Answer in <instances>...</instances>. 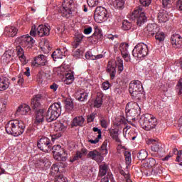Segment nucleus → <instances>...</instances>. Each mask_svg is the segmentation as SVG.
<instances>
[{
	"mask_svg": "<svg viewBox=\"0 0 182 182\" xmlns=\"http://www.w3.org/2000/svg\"><path fill=\"white\" fill-rule=\"evenodd\" d=\"M148 144H151V150L152 151H154L155 153H163V151H164V149H163L161 144L156 139H149Z\"/></svg>",
	"mask_w": 182,
	"mask_h": 182,
	"instance_id": "4468645a",
	"label": "nucleus"
},
{
	"mask_svg": "<svg viewBox=\"0 0 182 182\" xmlns=\"http://www.w3.org/2000/svg\"><path fill=\"white\" fill-rule=\"evenodd\" d=\"M129 92L133 97H136L143 92V85L139 80H133L129 83Z\"/></svg>",
	"mask_w": 182,
	"mask_h": 182,
	"instance_id": "1a4fd4ad",
	"label": "nucleus"
},
{
	"mask_svg": "<svg viewBox=\"0 0 182 182\" xmlns=\"http://www.w3.org/2000/svg\"><path fill=\"white\" fill-rule=\"evenodd\" d=\"M6 132L14 137H18L25 132V124L19 120H11L6 124Z\"/></svg>",
	"mask_w": 182,
	"mask_h": 182,
	"instance_id": "f257e3e1",
	"label": "nucleus"
},
{
	"mask_svg": "<svg viewBox=\"0 0 182 182\" xmlns=\"http://www.w3.org/2000/svg\"><path fill=\"white\" fill-rule=\"evenodd\" d=\"M128 49H129V44L126 43H122L119 45V50L125 62H130V60H132V58H130V53H129V51L127 50Z\"/></svg>",
	"mask_w": 182,
	"mask_h": 182,
	"instance_id": "ddd939ff",
	"label": "nucleus"
},
{
	"mask_svg": "<svg viewBox=\"0 0 182 182\" xmlns=\"http://www.w3.org/2000/svg\"><path fill=\"white\" fill-rule=\"evenodd\" d=\"M93 105L94 107H96L97 109L102 107V105H103V96H97L96 99L94 100Z\"/></svg>",
	"mask_w": 182,
	"mask_h": 182,
	"instance_id": "72a5a7b5",
	"label": "nucleus"
},
{
	"mask_svg": "<svg viewBox=\"0 0 182 182\" xmlns=\"http://www.w3.org/2000/svg\"><path fill=\"white\" fill-rule=\"evenodd\" d=\"M144 167H153L154 166H156V159L153 158H149L146 161H144L143 162Z\"/></svg>",
	"mask_w": 182,
	"mask_h": 182,
	"instance_id": "f704fd0d",
	"label": "nucleus"
},
{
	"mask_svg": "<svg viewBox=\"0 0 182 182\" xmlns=\"http://www.w3.org/2000/svg\"><path fill=\"white\" fill-rule=\"evenodd\" d=\"M176 91L178 95H182V79H180L177 83Z\"/></svg>",
	"mask_w": 182,
	"mask_h": 182,
	"instance_id": "864d4df0",
	"label": "nucleus"
},
{
	"mask_svg": "<svg viewBox=\"0 0 182 182\" xmlns=\"http://www.w3.org/2000/svg\"><path fill=\"white\" fill-rule=\"evenodd\" d=\"M171 41L174 48H182V38L180 34H173L171 37Z\"/></svg>",
	"mask_w": 182,
	"mask_h": 182,
	"instance_id": "a211bd4d",
	"label": "nucleus"
},
{
	"mask_svg": "<svg viewBox=\"0 0 182 182\" xmlns=\"http://www.w3.org/2000/svg\"><path fill=\"white\" fill-rule=\"evenodd\" d=\"M5 58L8 59V60H12V57L14 56V53L12 50H7L5 53Z\"/></svg>",
	"mask_w": 182,
	"mask_h": 182,
	"instance_id": "13d9d810",
	"label": "nucleus"
},
{
	"mask_svg": "<svg viewBox=\"0 0 182 182\" xmlns=\"http://www.w3.org/2000/svg\"><path fill=\"white\" fill-rule=\"evenodd\" d=\"M87 4L91 8H95L99 5V0H88Z\"/></svg>",
	"mask_w": 182,
	"mask_h": 182,
	"instance_id": "5fc2aeb1",
	"label": "nucleus"
},
{
	"mask_svg": "<svg viewBox=\"0 0 182 182\" xmlns=\"http://www.w3.org/2000/svg\"><path fill=\"white\" fill-rule=\"evenodd\" d=\"M74 126H83V123H85V118L82 116L76 117L73 119Z\"/></svg>",
	"mask_w": 182,
	"mask_h": 182,
	"instance_id": "c9c22d12",
	"label": "nucleus"
},
{
	"mask_svg": "<svg viewBox=\"0 0 182 182\" xmlns=\"http://www.w3.org/2000/svg\"><path fill=\"white\" fill-rule=\"evenodd\" d=\"M31 107L26 104H23L18 107L16 110V114H21L22 116L29 114Z\"/></svg>",
	"mask_w": 182,
	"mask_h": 182,
	"instance_id": "aec40b11",
	"label": "nucleus"
},
{
	"mask_svg": "<svg viewBox=\"0 0 182 182\" xmlns=\"http://www.w3.org/2000/svg\"><path fill=\"white\" fill-rule=\"evenodd\" d=\"M100 139L101 138H99V136H97L95 139H89L88 142L90 143L91 144H97V143H99Z\"/></svg>",
	"mask_w": 182,
	"mask_h": 182,
	"instance_id": "69168bd1",
	"label": "nucleus"
},
{
	"mask_svg": "<svg viewBox=\"0 0 182 182\" xmlns=\"http://www.w3.org/2000/svg\"><path fill=\"white\" fill-rule=\"evenodd\" d=\"M132 28V23L127 21V20H124L122 22V29L124 31H129Z\"/></svg>",
	"mask_w": 182,
	"mask_h": 182,
	"instance_id": "de8ad7c7",
	"label": "nucleus"
},
{
	"mask_svg": "<svg viewBox=\"0 0 182 182\" xmlns=\"http://www.w3.org/2000/svg\"><path fill=\"white\" fill-rule=\"evenodd\" d=\"M75 106L73 105V102L70 100H67L65 102V109L67 112L70 113L74 109Z\"/></svg>",
	"mask_w": 182,
	"mask_h": 182,
	"instance_id": "c03bdc74",
	"label": "nucleus"
},
{
	"mask_svg": "<svg viewBox=\"0 0 182 182\" xmlns=\"http://www.w3.org/2000/svg\"><path fill=\"white\" fill-rule=\"evenodd\" d=\"M58 86L56 83H53L50 86V89H51V90H53L54 92H56L58 90Z\"/></svg>",
	"mask_w": 182,
	"mask_h": 182,
	"instance_id": "338daca9",
	"label": "nucleus"
},
{
	"mask_svg": "<svg viewBox=\"0 0 182 182\" xmlns=\"http://www.w3.org/2000/svg\"><path fill=\"white\" fill-rule=\"evenodd\" d=\"M147 151H146V149H141L137 157L139 159V160H141V161H144L146 160V159H147Z\"/></svg>",
	"mask_w": 182,
	"mask_h": 182,
	"instance_id": "ea45409f",
	"label": "nucleus"
},
{
	"mask_svg": "<svg viewBox=\"0 0 182 182\" xmlns=\"http://www.w3.org/2000/svg\"><path fill=\"white\" fill-rule=\"evenodd\" d=\"M17 55L20 59V61L23 65H26V57H25V53L23 52V48L21 47L17 48Z\"/></svg>",
	"mask_w": 182,
	"mask_h": 182,
	"instance_id": "a878e982",
	"label": "nucleus"
},
{
	"mask_svg": "<svg viewBox=\"0 0 182 182\" xmlns=\"http://www.w3.org/2000/svg\"><path fill=\"white\" fill-rule=\"evenodd\" d=\"M92 31H93V28L92 27L89 26L84 29V33L85 35H90L92 33Z\"/></svg>",
	"mask_w": 182,
	"mask_h": 182,
	"instance_id": "0e129e2a",
	"label": "nucleus"
},
{
	"mask_svg": "<svg viewBox=\"0 0 182 182\" xmlns=\"http://www.w3.org/2000/svg\"><path fill=\"white\" fill-rule=\"evenodd\" d=\"M75 80V74L73 72L68 73L65 74V79L64 80V83L65 85H72Z\"/></svg>",
	"mask_w": 182,
	"mask_h": 182,
	"instance_id": "bb28decb",
	"label": "nucleus"
},
{
	"mask_svg": "<svg viewBox=\"0 0 182 182\" xmlns=\"http://www.w3.org/2000/svg\"><path fill=\"white\" fill-rule=\"evenodd\" d=\"M48 57L43 54H40L33 58L31 62L33 68H42V66H48Z\"/></svg>",
	"mask_w": 182,
	"mask_h": 182,
	"instance_id": "f8f14e48",
	"label": "nucleus"
},
{
	"mask_svg": "<svg viewBox=\"0 0 182 182\" xmlns=\"http://www.w3.org/2000/svg\"><path fill=\"white\" fill-rule=\"evenodd\" d=\"M46 113H45V111L43 109H39L37 111L36 114V120L34 122V124H41L45 122V116Z\"/></svg>",
	"mask_w": 182,
	"mask_h": 182,
	"instance_id": "6ab92c4d",
	"label": "nucleus"
},
{
	"mask_svg": "<svg viewBox=\"0 0 182 182\" xmlns=\"http://www.w3.org/2000/svg\"><path fill=\"white\" fill-rule=\"evenodd\" d=\"M9 87V79L5 77H0V92L6 90Z\"/></svg>",
	"mask_w": 182,
	"mask_h": 182,
	"instance_id": "393cba45",
	"label": "nucleus"
},
{
	"mask_svg": "<svg viewBox=\"0 0 182 182\" xmlns=\"http://www.w3.org/2000/svg\"><path fill=\"white\" fill-rule=\"evenodd\" d=\"M134 106H137V103L133 102H129L126 105V108H125L126 113H130L132 110H133V107H134Z\"/></svg>",
	"mask_w": 182,
	"mask_h": 182,
	"instance_id": "a18cd8bd",
	"label": "nucleus"
},
{
	"mask_svg": "<svg viewBox=\"0 0 182 182\" xmlns=\"http://www.w3.org/2000/svg\"><path fill=\"white\" fill-rule=\"evenodd\" d=\"M142 6H149L151 4V0H139Z\"/></svg>",
	"mask_w": 182,
	"mask_h": 182,
	"instance_id": "680f3d73",
	"label": "nucleus"
},
{
	"mask_svg": "<svg viewBox=\"0 0 182 182\" xmlns=\"http://www.w3.org/2000/svg\"><path fill=\"white\" fill-rule=\"evenodd\" d=\"M109 18V13L107 10L102 6H98L95 9V13L94 14V19L97 23H102V22H106Z\"/></svg>",
	"mask_w": 182,
	"mask_h": 182,
	"instance_id": "423d86ee",
	"label": "nucleus"
},
{
	"mask_svg": "<svg viewBox=\"0 0 182 182\" xmlns=\"http://www.w3.org/2000/svg\"><path fill=\"white\" fill-rule=\"evenodd\" d=\"M144 31L148 36H154L156 33L160 31V27L156 23H151L148 24Z\"/></svg>",
	"mask_w": 182,
	"mask_h": 182,
	"instance_id": "2eb2a0df",
	"label": "nucleus"
},
{
	"mask_svg": "<svg viewBox=\"0 0 182 182\" xmlns=\"http://www.w3.org/2000/svg\"><path fill=\"white\" fill-rule=\"evenodd\" d=\"M50 32V29L49 27L44 26V25H40L36 29V26H33L31 27V30L30 31L31 36H36V35H38V36H48Z\"/></svg>",
	"mask_w": 182,
	"mask_h": 182,
	"instance_id": "0eeeda50",
	"label": "nucleus"
},
{
	"mask_svg": "<svg viewBox=\"0 0 182 182\" xmlns=\"http://www.w3.org/2000/svg\"><path fill=\"white\" fill-rule=\"evenodd\" d=\"M132 55L135 59L143 60L149 55V46L144 43H138L132 50Z\"/></svg>",
	"mask_w": 182,
	"mask_h": 182,
	"instance_id": "20e7f679",
	"label": "nucleus"
},
{
	"mask_svg": "<svg viewBox=\"0 0 182 182\" xmlns=\"http://www.w3.org/2000/svg\"><path fill=\"white\" fill-rule=\"evenodd\" d=\"M116 66H117L119 73H122V72H123V70H124V66L123 65V60L119 58L117 62Z\"/></svg>",
	"mask_w": 182,
	"mask_h": 182,
	"instance_id": "49530a36",
	"label": "nucleus"
},
{
	"mask_svg": "<svg viewBox=\"0 0 182 182\" xmlns=\"http://www.w3.org/2000/svg\"><path fill=\"white\" fill-rule=\"evenodd\" d=\"M116 124L117 127L123 128L124 126L127 124V120H126V118L121 117L117 122Z\"/></svg>",
	"mask_w": 182,
	"mask_h": 182,
	"instance_id": "37998d69",
	"label": "nucleus"
},
{
	"mask_svg": "<svg viewBox=\"0 0 182 182\" xmlns=\"http://www.w3.org/2000/svg\"><path fill=\"white\" fill-rule=\"evenodd\" d=\"M86 151H87L86 149H82L81 151H77L75 156L70 159L71 163L76 161V160H79V159H82V157L86 154Z\"/></svg>",
	"mask_w": 182,
	"mask_h": 182,
	"instance_id": "c756f323",
	"label": "nucleus"
},
{
	"mask_svg": "<svg viewBox=\"0 0 182 182\" xmlns=\"http://www.w3.org/2000/svg\"><path fill=\"white\" fill-rule=\"evenodd\" d=\"M53 154L55 160L58 161H66V159H68L66 151L62 149L60 145H54L53 146Z\"/></svg>",
	"mask_w": 182,
	"mask_h": 182,
	"instance_id": "6e6552de",
	"label": "nucleus"
},
{
	"mask_svg": "<svg viewBox=\"0 0 182 182\" xmlns=\"http://www.w3.org/2000/svg\"><path fill=\"white\" fill-rule=\"evenodd\" d=\"M83 38H85V36L80 33H75V38L74 41L78 42L79 43H82V41H83Z\"/></svg>",
	"mask_w": 182,
	"mask_h": 182,
	"instance_id": "09e8293b",
	"label": "nucleus"
},
{
	"mask_svg": "<svg viewBox=\"0 0 182 182\" xmlns=\"http://www.w3.org/2000/svg\"><path fill=\"white\" fill-rule=\"evenodd\" d=\"M126 161V168L127 170L129 168V166L132 164V154L129 151H125L124 154Z\"/></svg>",
	"mask_w": 182,
	"mask_h": 182,
	"instance_id": "e433bc0d",
	"label": "nucleus"
},
{
	"mask_svg": "<svg viewBox=\"0 0 182 182\" xmlns=\"http://www.w3.org/2000/svg\"><path fill=\"white\" fill-rule=\"evenodd\" d=\"M102 87L103 90H109L110 89V82L109 81H105L102 83Z\"/></svg>",
	"mask_w": 182,
	"mask_h": 182,
	"instance_id": "052dcab7",
	"label": "nucleus"
},
{
	"mask_svg": "<svg viewBox=\"0 0 182 182\" xmlns=\"http://www.w3.org/2000/svg\"><path fill=\"white\" fill-rule=\"evenodd\" d=\"M55 182H68V178L63 176V175H60L55 178Z\"/></svg>",
	"mask_w": 182,
	"mask_h": 182,
	"instance_id": "3c124183",
	"label": "nucleus"
},
{
	"mask_svg": "<svg viewBox=\"0 0 182 182\" xmlns=\"http://www.w3.org/2000/svg\"><path fill=\"white\" fill-rule=\"evenodd\" d=\"M177 6H178L179 11H181V12H182V0H178Z\"/></svg>",
	"mask_w": 182,
	"mask_h": 182,
	"instance_id": "774afa93",
	"label": "nucleus"
},
{
	"mask_svg": "<svg viewBox=\"0 0 182 182\" xmlns=\"http://www.w3.org/2000/svg\"><path fill=\"white\" fill-rule=\"evenodd\" d=\"M4 33L9 38H14L18 33V29L14 26H9L4 29Z\"/></svg>",
	"mask_w": 182,
	"mask_h": 182,
	"instance_id": "412c9836",
	"label": "nucleus"
},
{
	"mask_svg": "<svg viewBox=\"0 0 182 182\" xmlns=\"http://www.w3.org/2000/svg\"><path fill=\"white\" fill-rule=\"evenodd\" d=\"M155 39L158 42H164V39H166V34L164 32L160 31V28L159 30L155 33Z\"/></svg>",
	"mask_w": 182,
	"mask_h": 182,
	"instance_id": "7c9ffc66",
	"label": "nucleus"
},
{
	"mask_svg": "<svg viewBox=\"0 0 182 182\" xmlns=\"http://www.w3.org/2000/svg\"><path fill=\"white\" fill-rule=\"evenodd\" d=\"M101 150L102 151V154H107L109 151H107V140H105L102 145L101 146Z\"/></svg>",
	"mask_w": 182,
	"mask_h": 182,
	"instance_id": "8fccbe9b",
	"label": "nucleus"
},
{
	"mask_svg": "<svg viewBox=\"0 0 182 182\" xmlns=\"http://www.w3.org/2000/svg\"><path fill=\"white\" fill-rule=\"evenodd\" d=\"M18 42L22 48H26V49H31V48L33 46V43H35V41L31 36H29V34L19 37L18 38Z\"/></svg>",
	"mask_w": 182,
	"mask_h": 182,
	"instance_id": "9d476101",
	"label": "nucleus"
},
{
	"mask_svg": "<svg viewBox=\"0 0 182 182\" xmlns=\"http://www.w3.org/2000/svg\"><path fill=\"white\" fill-rule=\"evenodd\" d=\"M52 174H58L59 173V166L57 164H53L51 167Z\"/></svg>",
	"mask_w": 182,
	"mask_h": 182,
	"instance_id": "bf43d9fd",
	"label": "nucleus"
},
{
	"mask_svg": "<svg viewBox=\"0 0 182 182\" xmlns=\"http://www.w3.org/2000/svg\"><path fill=\"white\" fill-rule=\"evenodd\" d=\"M139 123L142 129L146 130V132H150V130L156 129L157 124H159L157 118L151 114H143L139 119Z\"/></svg>",
	"mask_w": 182,
	"mask_h": 182,
	"instance_id": "f03ea898",
	"label": "nucleus"
},
{
	"mask_svg": "<svg viewBox=\"0 0 182 182\" xmlns=\"http://www.w3.org/2000/svg\"><path fill=\"white\" fill-rule=\"evenodd\" d=\"M96 114H97L96 112H92L90 115L87 116V122L88 123H92V122H94L95 118L96 117Z\"/></svg>",
	"mask_w": 182,
	"mask_h": 182,
	"instance_id": "4d7b16f0",
	"label": "nucleus"
},
{
	"mask_svg": "<svg viewBox=\"0 0 182 182\" xmlns=\"http://www.w3.org/2000/svg\"><path fill=\"white\" fill-rule=\"evenodd\" d=\"M87 156L90 159H92V160H95L97 163H102V161H103V156H102V154L99 152V151H90L88 153Z\"/></svg>",
	"mask_w": 182,
	"mask_h": 182,
	"instance_id": "f3484780",
	"label": "nucleus"
},
{
	"mask_svg": "<svg viewBox=\"0 0 182 182\" xmlns=\"http://www.w3.org/2000/svg\"><path fill=\"white\" fill-rule=\"evenodd\" d=\"M168 13L166 11L162 10L158 14V21L160 23H164L168 21Z\"/></svg>",
	"mask_w": 182,
	"mask_h": 182,
	"instance_id": "5701e85b",
	"label": "nucleus"
},
{
	"mask_svg": "<svg viewBox=\"0 0 182 182\" xmlns=\"http://www.w3.org/2000/svg\"><path fill=\"white\" fill-rule=\"evenodd\" d=\"M76 97L77 100L80 102H85V100H87V97L89 96V94L87 92H85L83 91H78L76 92Z\"/></svg>",
	"mask_w": 182,
	"mask_h": 182,
	"instance_id": "c85d7f7f",
	"label": "nucleus"
},
{
	"mask_svg": "<svg viewBox=\"0 0 182 182\" xmlns=\"http://www.w3.org/2000/svg\"><path fill=\"white\" fill-rule=\"evenodd\" d=\"M116 62L114 61H109L108 65L107 66V72L109 75L110 78L113 80L114 77H116Z\"/></svg>",
	"mask_w": 182,
	"mask_h": 182,
	"instance_id": "dca6fc26",
	"label": "nucleus"
},
{
	"mask_svg": "<svg viewBox=\"0 0 182 182\" xmlns=\"http://www.w3.org/2000/svg\"><path fill=\"white\" fill-rule=\"evenodd\" d=\"M129 19L132 21H136V24L138 26H141L146 21H147V17H146V14L143 11L141 8H139L134 10L131 15H129Z\"/></svg>",
	"mask_w": 182,
	"mask_h": 182,
	"instance_id": "39448f33",
	"label": "nucleus"
},
{
	"mask_svg": "<svg viewBox=\"0 0 182 182\" xmlns=\"http://www.w3.org/2000/svg\"><path fill=\"white\" fill-rule=\"evenodd\" d=\"M92 131L98 134L97 137L102 138V130L97 127H93Z\"/></svg>",
	"mask_w": 182,
	"mask_h": 182,
	"instance_id": "e2e57ef3",
	"label": "nucleus"
},
{
	"mask_svg": "<svg viewBox=\"0 0 182 182\" xmlns=\"http://www.w3.org/2000/svg\"><path fill=\"white\" fill-rule=\"evenodd\" d=\"M67 129L66 125L61 122H55L54 124L55 132H65Z\"/></svg>",
	"mask_w": 182,
	"mask_h": 182,
	"instance_id": "2f4dec72",
	"label": "nucleus"
},
{
	"mask_svg": "<svg viewBox=\"0 0 182 182\" xmlns=\"http://www.w3.org/2000/svg\"><path fill=\"white\" fill-rule=\"evenodd\" d=\"M109 134L112 137L113 140H115L117 143H122L120 138H119V129H112L109 130Z\"/></svg>",
	"mask_w": 182,
	"mask_h": 182,
	"instance_id": "cd10ccee",
	"label": "nucleus"
},
{
	"mask_svg": "<svg viewBox=\"0 0 182 182\" xmlns=\"http://www.w3.org/2000/svg\"><path fill=\"white\" fill-rule=\"evenodd\" d=\"M61 112L62 105L60 102H55L49 107L47 114L46 115V120H47L48 123H50V122L56 120V119L60 116Z\"/></svg>",
	"mask_w": 182,
	"mask_h": 182,
	"instance_id": "7ed1b4c3",
	"label": "nucleus"
},
{
	"mask_svg": "<svg viewBox=\"0 0 182 182\" xmlns=\"http://www.w3.org/2000/svg\"><path fill=\"white\" fill-rule=\"evenodd\" d=\"M112 5L117 9H123L124 8V0H112Z\"/></svg>",
	"mask_w": 182,
	"mask_h": 182,
	"instance_id": "473e14b6",
	"label": "nucleus"
},
{
	"mask_svg": "<svg viewBox=\"0 0 182 182\" xmlns=\"http://www.w3.org/2000/svg\"><path fill=\"white\" fill-rule=\"evenodd\" d=\"M37 146L44 151V153H48L52 150V146L50 145V139L48 137H42L37 142Z\"/></svg>",
	"mask_w": 182,
	"mask_h": 182,
	"instance_id": "9b49d317",
	"label": "nucleus"
},
{
	"mask_svg": "<svg viewBox=\"0 0 182 182\" xmlns=\"http://www.w3.org/2000/svg\"><path fill=\"white\" fill-rule=\"evenodd\" d=\"M42 105V95H37L31 100V106L33 109H38L41 107Z\"/></svg>",
	"mask_w": 182,
	"mask_h": 182,
	"instance_id": "4be33fe9",
	"label": "nucleus"
},
{
	"mask_svg": "<svg viewBox=\"0 0 182 182\" xmlns=\"http://www.w3.org/2000/svg\"><path fill=\"white\" fill-rule=\"evenodd\" d=\"M73 56L75 59H82L83 58V51L80 49H76L73 51Z\"/></svg>",
	"mask_w": 182,
	"mask_h": 182,
	"instance_id": "79ce46f5",
	"label": "nucleus"
},
{
	"mask_svg": "<svg viewBox=\"0 0 182 182\" xmlns=\"http://www.w3.org/2000/svg\"><path fill=\"white\" fill-rule=\"evenodd\" d=\"M137 136H139L137 132L134 130H132L129 132L127 134V135H124V137H126L127 140H136V139L137 138Z\"/></svg>",
	"mask_w": 182,
	"mask_h": 182,
	"instance_id": "4c0bfd02",
	"label": "nucleus"
},
{
	"mask_svg": "<svg viewBox=\"0 0 182 182\" xmlns=\"http://www.w3.org/2000/svg\"><path fill=\"white\" fill-rule=\"evenodd\" d=\"M6 112V102L0 101V120L5 116Z\"/></svg>",
	"mask_w": 182,
	"mask_h": 182,
	"instance_id": "58836bf2",
	"label": "nucleus"
},
{
	"mask_svg": "<svg viewBox=\"0 0 182 182\" xmlns=\"http://www.w3.org/2000/svg\"><path fill=\"white\" fill-rule=\"evenodd\" d=\"M100 126L103 129H107V127H109V122H107V120L106 119L102 118L100 120Z\"/></svg>",
	"mask_w": 182,
	"mask_h": 182,
	"instance_id": "603ef678",
	"label": "nucleus"
},
{
	"mask_svg": "<svg viewBox=\"0 0 182 182\" xmlns=\"http://www.w3.org/2000/svg\"><path fill=\"white\" fill-rule=\"evenodd\" d=\"M65 49H57L53 53L51 56L55 61H56V59H63L65 58Z\"/></svg>",
	"mask_w": 182,
	"mask_h": 182,
	"instance_id": "b1692460",
	"label": "nucleus"
},
{
	"mask_svg": "<svg viewBox=\"0 0 182 182\" xmlns=\"http://www.w3.org/2000/svg\"><path fill=\"white\" fill-rule=\"evenodd\" d=\"M107 168H108L107 165L106 164L100 165L99 176H100V177H103V176H106V174L107 173Z\"/></svg>",
	"mask_w": 182,
	"mask_h": 182,
	"instance_id": "a19ab883",
	"label": "nucleus"
},
{
	"mask_svg": "<svg viewBox=\"0 0 182 182\" xmlns=\"http://www.w3.org/2000/svg\"><path fill=\"white\" fill-rule=\"evenodd\" d=\"M85 58L88 59L89 60H96V55H93V54H92V52L87 51L85 53Z\"/></svg>",
	"mask_w": 182,
	"mask_h": 182,
	"instance_id": "6e6d98bb",
	"label": "nucleus"
}]
</instances>
